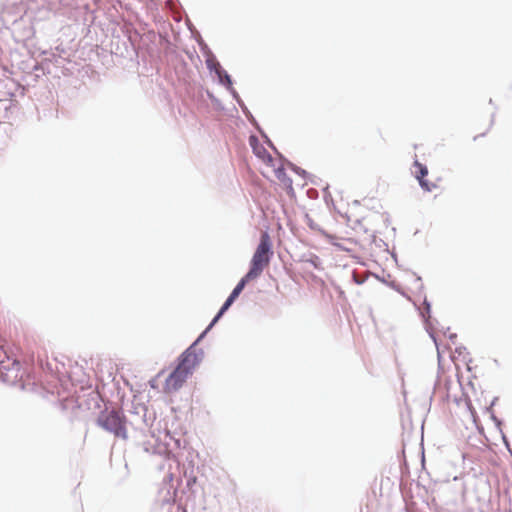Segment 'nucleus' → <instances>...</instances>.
<instances>
[{
	"label": "nucleus",
	"mask_w": 512,
	"mask_h": 512,
	"mask_svg": "<svg viewBox=\"0 0 512 512\" xmlns=\"http://www.w3.org/2000/svg\"><path fill=\"white\" fill-rule=\"evenodd\" d=\"M249 144L254 155L261 162L262 175L266 178L274 177L285 187L292 188V180L285 173L282 159L278 156H273L256 135L249 137Z\"/></svg>",
	"instance_id": "1"
},
{
	"label": "nucleus",
	"mask_w": 512,
	"mask_h": 512,
	"mask_svg": "<svg viewBox=\"0 0 512 512\" xmlns=\"http://www.w3.org/2000/svg\"><path fill=\"white\" fill-rule=\"evenodd\" d=\"M202 353H198L191 346L179 357L178 365L168 376L164 384V392L169 394L180 389L192 374L193 370L199 365Z\"/></svg>",
	"instance_id": "2"
},
{
	"label": "nucleus",
	"mask_w": 512,
	"mask_h": 512,
	"mask_svg": "<svg viewBox=\"0 0 512 512\" xmlns=\"http://www.w3.org/2000/svg\"><path fill=\"white\" fill-rule=\"evenodd\" d=\"M98 424L116 437L127 438L126 418L120 411L106 410L98 417Z\"/></svg>",
	"instance_id": "3"
},
{
	"label": "nucleus",
	"mask_w": 512,
	"mask_h": 512,
	"mask_svg": "<svg viewBox=\"0 0 512 512\" xmlns=\"http://www.w3.org/2000/svg\"><path fill=\"white\" fill-rule=\"evenodd\" d=\"M248 282H249V280L246 279L245 277H243L240 280V282L236 285V287L234 288V290L232 291L230 296L227 298V300L225 301V303L221 307V309L218 312V314L214 317V319H213L212 323L210 324V326L214 325L220 319V317L224 314V312L232 305V303L235 301V299L240 295V293L242 292V290L244 289L245 285Z\"/></svg>",
	"instance_id": "4"
},
{
	"label": "nucleus",
	"mask_w": 512,
	"mask_h": 512,
	"mask_svg": "<svg viewBox=\"0 0 512 512\" xmlns=\"http://www.w3.org/2000/svg\"><path fill=\"white\" fill-rule=\"evenodd\" d=\"M414 175L419 181V184L421 187L426 191H432L434 188H436V185L433 183H429L424 178L428 174V169L425 165L421 164L419 161L414 162Z\"/></svg>",
	"instance_id": "5"
},
{
	"label": "nucleus",
	"mask_w": 512,
	"mask_h": 512,
	"mask_svg": "<svg viewBox=\"0 0 512 512\" xmlns=\"http://www.w3.org/2000/svg\"><path fill=\"white\" fill-rule=\"evenodd\" d=\"M269 258H254L249 272L244 276L249 281L257 278L268 266Z\"/></svg>",
	"instance_id": "6"
},
{
	"label": "nucleus",
	"mask_w": 512,
	"mask_h": 512,
	"mask_svg": "<svg viewBox=\"0 0 512 512\" xmlns=\"http://www.w3.org/2000/svg\"><path fill=\"white\" fill-rule=\"evenodd\" d=\"M331 244L338 247L341 251L352 252L357 245L355 241L350 238L339 239L335 236H329Z\"/></svg>",
	"instance_id": "7"
},
{
	"label": "nucleus",
	"mask_w": 512,
	"mask_h": 512,
	"mask_svg": "<svg viewBox=\"0 0 512 512\" xmlns=\"http://www.w3.org/2000/svg\"><path fill=\"white\" fill-rule=\"evenodd\" d=\"M271 250V240L269 235L264 232L261 235L260 243L256 249L254 256H267Z\"/></svg>",
	"instance_id": "8"
},
{
	"label": "nucleus",
	"mask_w": 512,
	"mask_h": 512,
	"mask_svg": "<svg viewBox=\"0 0 512 512\" xmlns=\"http://www.w3.org/2000/svg\"><path fill=\"white\" fill-rule=\"evenodd\" d=\"M2 364H3V361L0 360V371H2V369L4 368V366Z\"/></svg>",
	"instance_id": "9"
},
{
	"label": "nucleus",
	"mask_w": 512,
	"mask_h": 512,
	"mask_svg": "<svg viewBox=\"0 0 512 512\" xmlns=\"http://www.w3.org/2000/svg\"><path fill=\"white\" fill-rule=\"evenodd\" d=\"M484 135H485V133H482V134H480V135H478V136H475V137H474V140H477V138H478V137H480V136H484Z\"/></svg>",
	"instance_id": "10"
},
{
	"label": "nucleus",
	"mask_w": 512,
	"mask_h": 512,
	"mask_svg": "<svg viewBox=\"0 0 512 512\" xmlns=\"http://www.w3.org/2000/svg\"><path fill=\"white\" fill-rule=\"evenodd\" d=\"M151 387L155 388L154 380L150 382Z\"/></svg>",
	"instance_id": "11"
},
{
	"label": "nucleus",
	"mask_w": 512,
	"mask_h": 512,
	"mask_svg": "<svg viewBox=\"0 0 512 512\" xmlns=\"http://www.w3.org/2000/svg\"><path fill=\"white\" fill-rule=\"evenodd\" d=\"M13 365H16L17 367L19 366V363L15 362L13 363Z\"/></svg>",
	"instance_id": "12"
}]
</instances>
